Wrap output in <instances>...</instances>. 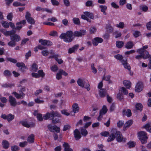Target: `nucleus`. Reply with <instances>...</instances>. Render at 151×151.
Returning a JSON list of instances; mask_svg holds the SVG:
<instances>
[{
	"label": "nucleus",
	"mask_w": 151,
	"mask_h": 151,
	"mask_svg": "<svg viewBox=\"0 0 151 151\" xmlns=\"http://www.w3.org/2000/svg\"><path fill=\"white\" fill-rule=\"evenodd\" d=\"M73 33L71 31H68L66 33H62L60 36L61 39H63L64 41L69 42H72L73 39Z\"/></svg>",
	"instance_id": "nucleus-1"
},
{
	"label": "nucleus",
	"mask_w": 151,
	"mask_h": 151,
	"mask_svg": "<svg viewBox=\"0 0 151 151\" xmlns=\"http://www.w3.org/2000/svg\"><path fill=\"white\" fill-rule=\"evenodd\" d=\"M55 116L60 117L61 115L57 111H52L50 113H47L43 116V118L45 120H47L50 118L53 119Z\"/></svg>",
	"instance_id": "nucleus-2"
},
{
	"label": "nucleus",
	"mask_w": 151,
	"mask_h": 151,
	"mask_svg": "<svg viewBox=\"0 0 151 151\" xmlns=\"http://www.w3.org/2000/svg\"><path fill=\"white\" fill-rule=\"evenodd\" d=\"M77 83L78 86H80L82 88H85L88 91L90 90V88L89 83H86L83 79L81 78L78 79Z\"/></svg>",
	"instance_id": "nucleus-3"
},
{
	"label": "nucleus",
	"mask_w": 151,
	"mask_h": 151,
	"mask_svg": "<svg viewBox=\"0 0 151 151\" xmlns=\"http://www.w3.org/2000/svg\"><path fill=\"white\" fill-rule=\"evenodd\" d=\"M138 136L142 144L146 143L148 138L145 132L141 131L138 133Z\"/></svg>",
	"instance_id": "nucleus-4"
},
{
	"label": "nucleus",
	"mask_w": 151,
	"mask_h": 151,
	"mask_svg": "<svg viewBox=\"0 0 151 151\" xmlns=\"http://www.w3.org/2000/svg\"><path fill=\"white\" fill-rule=\"evenodd\" d=\"M25 18L28 23L32 24H35V21L33 18L31 17V14L29 12H26Z\"/></svg>",
	"instance_id": "nucleus-5"
},
{
	"label": "nucleus",
	"mask_w": 151,
	"mask_h": 151,
	"mask_svg": "<svg viewBox=\"0 0 151 151\" xmlns=\"http://www.w3.org/2000/svg\"><path fill=\"white\" fill-rule=\"evenodd\" d=\"M115 136L117 142H120L122 141L125 142V139L123 138L121 132L119 131H117L115 129Z\"/></svg>",
	"instance_id": "nucleus-6"
},
{
	"label": "nucleus",
	"mask_w": 151,
	"mask_h": 151,
	"mask_svg": "<svg viewBox=\"0 0 151 151\" xmlns=\"http://www.w3.org/2000/svg\"><path fill=\"white\" fill-rule=\"evenodd\" d=\"M148 46L147 45H145L142 48L138 49L137 50V52L138 53H143L145 55H147L148 57L150 56L149 53L148 51L146 50L145 49L147 48Z\"/></svg>",
	"instance_id": "nucleus-7"
},
{
	"label": "nucleus",
	"mask_w": 151,
	"mask_h": 151,
	"mask_svg": "<svg viewBox=\"0 0 151 151\" xmlns=\"http://www.w3.org/2000/svg\"><path fill=\"white\" fill-rule=\"evenodd\" d=\"M0 31L6 36H10V37L16 33V31L14 30L11 31H6L5 29H1L0 30Z\"/></svg>",
	"instance_id": "nucleus-8"
},
{
	"label": "nucleus",
	"mask_w": 151,
	"mask_h": 151,
	"mask_svg": "<svg viewBox=\"0 0 151 151\" xmlns=\"http://www.w3.org/2000/svg\"><path fill=\"white\" fill-rule=\"evenodd\" d=\"M86 32L85 30H81L79 31H76L73 33L75 37H79L86 35Z\"/></svg>",
	"instance_id": "nucleus-9"
},
{
	"label": "nucleus",
	"mask_w": 151,
	"mask_h": 151,
	"mask_svg": "<svg viewBox=\"0 0 151 151\" xmlns=\"http://www.w3.org/2000/svg\"><path fill=\"white\" fill-rule=\"evenodd\" d=\"M107 109L106 106L104 105L102 109L100 111L99 115L98 118V120L99 121L100 120L102 117L103 115L105 114L107 112Z\"/></svg>",
	"instance_id": "nucleus-10"
},
{
	"label": "nucleus",
	"mask_w": 151,
	"mask_h": 151,
	"mask_svg": "<svg viewBox=\"0 0 151 151\" xmlns=\"http://www.w3.org/2000/svg\"><path fill=\"white\" fill-rule=\"evenodd\" d=\"M9 101L10 105L12 106L15 107L17 104L16 99L12 96H9Z\"/></svg>",
	"instance_id": "nucleus-11"
},
{
	"label": "nucleus",
	"mask_w": 151,
	"mask_h": 151,
	"mask_svg": "<svg viewBox=\"0 0 151 151\" xmlns=\"http://www.w3.org/2000/svg\"><path fill=\"white\" fill-rule=\"evenodd\" d=\"M115 129H113L112 130V133L109 135L107 141L108 142H110L114 140L116 137L115 136Z\"/></svg>",
	"instance_id": "nucleus-12"
},
{
	"label": "nucleus",
	"mask_w": 151,
	"mask_h": 151,
	"mask_svg": "<svg viewBox=\"0 0 151 151\" xmlns=\"http://www.w3.org/2000/svg\"><path fill=\"white\" fill-rule=\"evenodd\" d=\"M92 43L94 45L97 46L99 43H101L103 41V39L101 38L96 37L92 40Z\"/></svg>",
	"instance_id": "nucleus-13"
},
{
	"label": "nucleus",
	"mask_w": 151,
	"mask_h": 151,
	"mask_svg": "<svg viewBox=\"0 0 151 151\" xmlns=\"http://www.w3.org/2000/svg\"><path fill=\"white\" fill-rule=\"evenodd\" d=\"M74 135L75 139L76 140H78L80 139L81 137L79 131L78 129H76L74 131Z\"/></svg>",
	"instance_id": "nucleus-14"
},
{
	"label": "nucleus",
	"mask_w": 151,
	"mask_h": 151,
	"mask_svg": "<svg viewBox=\"0 0 151 151\" xmlns=\"http://www.w3.org/2000/svg\"><path fill=\"white\" fill-rule=\"evenodd\" d=\"M143 88L142 83L139 82L137 84L135 87V90L137 92H140L142 90Z\"/></svg>",
	"instance_id": "nucleus-15"
},
{
	"label": "nucleus",
	"mask_w": 151,
	"mask_h": 151,
	"mask_svg": "<svg viewBox=\"0 0 151 151\" xmlns=\"http://www.w3.org/2000/svg\"><path fill=\"white\" fill-rule=\"evenodd\" d=\"M64 151H73V150L70 148L69 145L67 143L65 142L63 145Z\"/></svg>",
	"instance_id": "nucleus-16"
},
{
	"label": "nucleus",
	"mask_w": 151,
	"mask_h": 151,
	"mask_svg": "<svg viewBox=\"0 0 151 151\" xmlns=\"http://www.w3.org/2000/svg\"><path fill=\"white\" fill-rule=\"evenodd\" d=\"M121 62L122 64L124 65V67L127 69L128 70H130V66L128 65V64L127 62V59L125 58L121 60Z\"/></svg>",
	"instance_id": "nucleus-17"
},
{
	"label": "nucleus",
	"mask_w": 151,
	"mask_h": 151,
	"mask_svg": "<svg viewBox=\"0 0 151 151\" xmlns=\"http://www.w3.org/2000/svg\"><path fill=\"white\" fill-rule=\"evenodd\" d=\"M2 145L3 148L6 149L9 147L10 143L7 140H4L2 141Z\"/></svg>",
	"instance_id": "nucleus-18"
},
{
	"label": "nucleus",
	"mask_w": 151,
	"mask_h": 151,
	"mask_svg": "<svg viewBox=\"0 0 151 151\" xmlns=\"http://www.w3.org/2000/svg\"><path fill=\"white\" fill-rule=\"evenodd\" d=\"M140 55H137L135 57V58L137 59L140 60L142 58H143L144 59H146L148 58L149 57L147 55H145L143 53H139Z\"/></svg>",
	"instance_id": "nucleus-19"
},
{
	"label": "nucleus",
	"mask_w": 151,
	"mask_h": 151,
	"mask_svg": "<svg viewBox=\"0 0 151 151\" xmlns=\"http://www.w3.org/2000/svg\"><path fill=\"white\" fill-rule=\"evenodd\" d=\"M99 95L100 97L103 98L107 95L106 90L104 89H101L99 91Z\"/></svg>",
	"instance_id": "nucleus-20"
},
{
	"label": "nucleus",
	"mask_w": 151,
	"mask_h": 151,
	"mask_svg": "<svg viewBox=\"0 0 151 151\" xmlns=\"http://www.w3.org/2000/svg\"><path fill=\"white\" fill-rule=\"evenodd\" d=\"M73 111L74 113L79 111V107L78 104L75 103L73 104L72 106Z\"/></svg>",
	"instance_id": "nucleus-21"
},
{
	"label": "nucleus",
	"mask_w": 151,
	"mask_h": 151,
	"mask_svg": "<svg viewBox=\"0 0 151 151\" xmlns=\"http://www.w3.org/2000/svg\"><path fill=\"white\" fill-rule=\"evenodd\" d=\"M34 134H31L29 135L27 138V142L29 143H32L34 142Z\"/></svg>",
	"instance_id": "nucleus-22"
},
{
	"label": "nucleus",
	"mask_w": 151,
	"mask_h": 151,
	"mask_svg": "<svg viewBox=\"0 0 151 151\" xmlns=\"http://www.w3.org/2000/svg\"><path fill=\"white\" fill-rule=\"evenodd\" d=\"M122 112L124 115H126L128 117H130L132 115V113L129 109H127L126 111L125 109H124Z\"/></svg>",
	"instance_id": "nucleus-23"
},
{
	"label": "nucleus",
	"mask_w": 151,
	"mask_h": 151,
	"mask_svg": "<svg viewBox=\"0 0 151 151\" xmlns=\"http://www.w3.org/2000/svg\"><path fill=\"white\" fill-rule=\"evenodd\" d=\"M78 47V45H76L73 46L72 47L70 48L69 49L68 53H71L77 50Z\"/></svg>",
	"instance_id": "nucleus-24"
},
{
	"label": "nucleus",
	"mask_w": 151,
	"mask_h": 151,
	"mask_svg": "<svg viewBox=\"0 0 151 151\" xmlns=\"http://www.w3.org/2000/svg\"><path fill=\"white\" fill-rule=\"evenodd\" d=\"M134 45L133 42L130 41L127 42L125 45V47L127 49H131L132 48Z\"/></svg>",
	"instance_id": "nucleus-25"
},
{
	"label": "nucleus",
	"mask_w": 151,
	"mask_h": 151,
	"mask_svg": "<svg viewBox=\"0 0 151 151\" xmlns=\"http://www.w3.org/2000/svg\"><path fill=\"white\" fill-rule=\"evenodd\" d=\"M13 38L12 40L16 42H18L20 40V37L17 34H14L11 36Z\"/></svg>",
	"instance_id": "nucleus-26"
},
{
	"label": "nucleus",
	"mask_w": 151,
	"mask_h": 151,
	"mask_svg": "<svg viewBox=\"0 0 151 151\" xmlns=\"http://www.w3.org/2000/svg\"><path fill=\"white\" fill-rule=\"evenodd\" d=\"M133 123V121L132 120H129L127 121L124 124L123 128L125 129L129 127Z\"/></svg>",
	"instance_id": "nucleus-27"
},
{
	"label": "nucleus",
	"mask_w": 151,
	"mask_h": 151,
	"mask_svg": "<svg viewBox=\"0 0 151 151\" xmlns=\"http://www.w3.org/2000/svg\"><path fill=\"white\" fill-rule=\"evenodd\" d=\"M99 8L101 9V11L102 12L104 15L106 14V11L107 9V7L105 5H100L99 6Z\"/></svg>",
	"instance_id": "nucleus-28"
},
{
	"label": "nucleus",
	"mask_w": 151,
	"mask_h": 151,
	"mask_svg": "<svg viewBox=\"0 0 151 151\" xmlns=\"http://www.w3.org/2000/svg\"><path fill=\"white\" fill-rule=\"evenodd\" d=\"M123 84L124 85L127 89L129 88L131 86V83L129 81L125 80L123 81Z\"/></svg>",
	"instance_id": "nucleus-29"
},
{
	"label": "nucleus",
	"mask_w": 151,
	"mask_h": 151,
	"mask_svg": "<svg viewBox=\"0 0 151 151\" xmlns=\"http://www.w3.org/2000/svg\"><path fill=\"white\" fill-rule=\"evenodd\" d=\"M56 60V61L59 64H60L63 63V60L60 59H59L58 57H60V55H54L53 56Z\"/></svg>",
	"instance_id": "nucleus-30"
},
{
	"label": "nucleus",
	"mask_w": 151,
	"mask_h": 151,
	"mask_svg": "<svg viewBox=\"0 0 151 151\" xmlns=\"http://www.w3.org/2000/svg\"><path fill=\"white\" fill-rule=\"evenodd\" d=\"M84 15L86 16L87 17L90 18L91 19H93L94 18V15L93 13H91L88 12H83Z\"/></svg>",
	"instance_id": "nucleus-31"
},
{
	"label": "nucleus",
	"mask_w": 151,
	"mask_h": 151,
	"mask_svg": "<svg viewBox=\"0 0 151 151\" xmlns=\"http://www.w3.org/2000/svg\"><path fill=\"white\" fill-rule=\"evenodd\" d=\"M124 42L122 41H117L116 42V45L118 48H121L123 46Z\"/></svg>",
	"instance_id": "nucleus-32"
},
{
	"label": "nucleus",
	"mask_w": 151,
	"mask_h": 151,
	"mask_svg": "<svg viewBox=\"0 0 151 151\" xmlns=\"http://www.w3.org/2000/svg\"><path fill=\"white\" fill-rule=\"evenodd\" d=\"M3 74L4 76L6 77H9L12 75V73L11 72L8 70H5L3 72Z\"/></svg>",
	"instance_id": "nucleus-33"
},
{
	"label": "nucleus",
	"mask_w": 151,
	"mask_h": 151,
	"mask_svg": "<svg viewBox=\"0 0 151 151\" xmlns=\"http://www.w3.org/2000/svg\"><path fill=\"white\" fill-rule=\"evenodd\" d=\"M38 69V66L35 63H33L31 68V71L36 72Z\"/></svg>",
	"instance_id": "nucleus-34"
},
{
	"label": "nucleus",
	"mask_w": 151,
	"mask_h": 151,
	"mask_svg": "<svg viewBox=\"0 0 151 151\" xmlns=\"http://www.w3.org/2000/svg\"><path fill=\"white\" fill-rule=\"evenodd\" d=\"M12 38H13L12 37H11L10 39L11 40V41L8 43V45L9 46L13 47H14L16 45V43L15 42V41H14L12 40Z\"/></svg>",
	"instance_id": "nucleus-35"
},
{
	"label": "nucleus",
	"mask_w": 151,
	"mask_h": 151,
	"mask_svg": "<svg viewBox=\"0 0 151 151\" xmlns=\"http://www.w3.org/2000/svg\"><path fill=\"white\" fill-rule=\"evenodd\" d=\"M81 133L83 136H86L87 135L88 132L86 129L81 128Z\"/></svg>",
	"instance_id": "nucleus-36"
},
{
	"label": "nucleus",
	"mask_w": 151,
	"mask_h": 151,
	"mask_svg": "<svg viewBox=\"0 0 151 151\" xmlns=\"http://www.w3.org/2000/svg\"><path fill=\"white\" fill-rule=\"evenodd\" d=\"M16 66L18 67L21 68L20 70L22 71V69L23 68H24L25 67V64L23 63H17L16 64Z\"/></svg>",
	"instance_id": "nucleus-37"
},
{
	"label": "nucleus",
	"mask_w": 151,
	"mask_h": 151,
	"mask_svg": "<svg viewBox=\"0 0 151 151\" xmlns=\"http://www.w3.org/2000/svg\"><path fill=\"white\" fill-rule=\"evenodd\" d=\"M148 132H151V126L149 124H147L143 127Z\"/></svg>",
	"instance_id": "nucleus-38"
},
{
	"label": "nucleus",
	"mask_w": 151,
	"mask_h": 151,
	"mask_svg": "<svg viewBox=\"0 0 151 151\" xmlns=\"http://www.w3.org/2000/svg\"><path fill=\"white\" fill-rule=\"evenodd\" d=\"M1 24L3 27L5 28H8L9 27V24L7 22L3 21L1 22Z\"/></svg>",
	"instance_id": "nucleus-39"
},
{
	"label": "nucleus",
	"mask_w": 151,
	"mask_h": 151,
	"mask_svg": "<svg viewBox=\"0 0 151 151\" xmlns=\"http://www.w3.org/2000/svg\"><path fill=\"white\" fill-rule=\"evenodd\" d=\"M21 123L23 126L27 128L30 127L31 126V125L28 124L27 122L21 121Z\"/></svg>",
	"instance_id": "nucleus-40"
},
{
	"label": "nucleus",
	"mask_w": 151,
	"mask_h": 151,
	"mask_svg": "<svg viewBox=\"0 0 151 151\" xmlns=\"http://www.w3.org/2000/svg\"><path fill=\"white\" fill-rule=\"evenodd\" d=\"M12 94L14 95L15 97L17 99H20L22 97L23 98V96L22 95V94H18L15 91L13 92Z\"/></svg>",
	"instance_id": "nucleus-41"
},
{
	"label": "nucleus",
	"mask_w": 151,
	"mask_h": 151,
	"mask_svg": "<svg viewBox=\"0 0 151 151\" xmlns=\"http://www.w3.org/2000/svg\"><path fill=\"white\" fill-rule=\"evenodd\" d=\"M117 98L120 101H122L123 99V96L121 93L119 92L117 95Z\"/></svg>",
	"instance_id": "nucleus-42"
},
{
	"label": "nucleus",
	"mask_w": 151,
	"mask_h": 151,
	"mask_svg": "<svg viewBox=\"0 0 151 151\" xmlns=\"http://www.w3.org/2000/svg\"><path fill=\"white\" fill-rule=\"evenodd\" d=\"M13 5L14 6H22L25 5L24 4H22L20 2L17 1H15L13 2Z\"/></svg>",
	"instance_id": "nucleus-43"
},
{
	"label": "nucleus",
	"mask_w": 151,
	"mask_h": 151,
	"mask_svg": "<svg viewBox=\"0 0 151 151\" xmlns=\"http://www.w3.org/2000/svg\"><path fill=\"white\" fill-rule=\"evenodd\" d=\"M12 151H18L19 150V147L17 145H13L11 147Z\"/></svg>",
	"instance_id": "nucleus-44"
},
{
	"label": "nucleus",
	"mask_w": 151,
	"mask_h": 151,
	"mask_svg": "<svg viewBox=\"0 0 151 151\" xmlns=\"http://www.w3.org/2000/svg\"><path fill=\"white\" fill-rule=\"evenodd\" d=\"M6 59L8 61H10L14 63H17V60L12 58H6Z\"/></svg>",
	"instance_id": "nucleus-45"
},
{
	"label": "nucleus",
	"mask_w": 151,
	"mask_h": 151,
	"mask_svg": "<svg viewBox=\"0 0 151 151\" xmlns=\"http://www.w3.org/2000/svg\"><path fill=\"white\" fill-rule=\"evenodd\" d=\"M135 107L137 110L141 111L142 108V106L140 103H138L136 104Z\"/></svg>",
	"instance_id": "nucleus-46"
},
{
	"label": "nucleus",
	"mask_w": 151,
	"mask_h": 151,
	"mask_svg": "<svg viewBox=\"0 0 151 151\" xmlns=\"http://www.w3.org/2000/svg\"><path fill=\"white\" fill-rule=\"evenodd\" d=\"M73 23L76 24H80V22L78 18H74L73 19Z\"/></svg>",
	"instance_id": "nucleus-47"
},
{
	"label": "nucleus",
	"mask_w": 151,
	"mask_h": 151,
	"mask_svg": "<svg viewBox=\"0 0 151 151\" xmlns=\"http://www.w3.org/2000/svg\"><path fill=\"white\" fill-rule=\"evenodd\" d=\"M14 118V116L12 115L11 114H9L7 116V120L9 122L13 119Z\"/></svg>",
	"instance_id": "nucleus-48"
},
{
	"label": "nucleus",
	"mask_w": 151,
	"mask_h": 151,
	"mask_svg": "<svg viewBox=\"0 0 151 151\" xmlns=\"http://www.w3.org/2000/svg\"><path fill=\"white\" fill-rule=\"evenodd\" d=\"M17 26L15 27V30H20L22 27V25L20 23L17 22L16 24Z\"/></svg>",
	"instance_id": "nucleus-49"
},
{
	"label": "nucleus",
	"mask_w": 151,
	"mask_h": 151,
	"mask_svg": "<svg viewBox=\"0 0 151 151\" xmlns=\"http://www.w3.org/2000/svg\"><path fill=\"white\" fill-rule=\"evenodd\" d=\"M116 26L117 27L123 29L124 27V24L123 22H120L119 23V24H116Z\"/></svg>",
	"instance_id": "nucleus-50"
},
{
	"label": "nucleus",
	"mask_w": 151,
	"mask_h": 151,
	"mask_svg": "<svg viewBox=\"0 0 151 151\" xmlns=\"http://www.w3.org/2000/svg\"><path fill=\"white\" fill-rule=\"evenodd\" d=\"M37 119L40 121H42L44 119L43 117H42V115L41 114H37Z\"/></svg>",
	"instance_id": "nucleus-51"
},
{
	"label": "nucleus",
	"mask_w": 151,
	"mask_h": 151,
	"mask_svg": "<svg viewBox=\"0 0 151 151\" xmlns=\"http://www.w3.org/2000/svg\"><path fill=\"white\" fill-rule=\"evenodd\" d=\"M128 145H129V148H132L135 146V143L134 142L132 141H130L128 143Z\"/></svg>",
	"instance_id": "nucleus-52"
},
{
	"label": "nucleus",
	"mask_w": 151,
	"mask_h": 151,
	"mask_svg": "<svg viewBox=\"0 0 151 151\" xmlns=\"http://www.w3.org/2000/svg\"><path fill=\"white\" fill-rule=\"evenodd\" d=\"M2 87L6 88L9 87H11L12 86H14V85H11L9 83H6L1 85Z\"/></svg>",
	"instance_id": "nucleus-53"
},
{
	"label": "nucleus",
	"mask_w": 151,
	"mask_h": 151,
	"mask_svg": "<svg viewBox=\"0 0 151 151\" xmlns=\"http://www.w3.org/2000/svg\"><path fill=\"white\" fill-rule=\"evenodd\" d=\"M114 57L116 59L120 60H121L123 58L122 55L119 54L115 55L114 56Z\"/></svg>",
	"instance_id": "nucleus-54"
},
{
	"label": "nucleus",
	"mask_w": 151,
	"mask_h": 151,
	"mask_svg": "<svg viewBox=\"0 0 151 151\" xmlns=\"http://www.w3.org/2000/svg\"><path fill=\"white\" fill-rule=\"evenodd\" d=\"M86 5L87 6H92L93 2L92 1H88L86 3Z\"/></svg>",
	"instance_id": "nucleus-55"
},
{
	"label": "nucleus",
	"mask_w": 151,
	"mask_h": 151,
	"mask_svg": "<svg viewBox=\"0 0 151 151\" xmlns=\"http://www.w3.org/2000/svg\"><path fill=\"white\" fill-rule=\"evenodd\" d=\"M81 18L82 19L86 20V21L89 22H91V19H89L86 15H82L81 16Z\"/></svg>",
	"instance_id": "nucleus-56"
},
{
	"label": "nucleus",
	"mask_w": 151,
	"mask_h": 151,
	"mask_svg": "<svg viewBox=\"0 0 151 151\" xmlns=\"http://www.w3.org/2000/svg\"><path fill=\"white\" fill-rule=\"evenodd\" d=\"M133 35L135 37H137L140 35V33L139 31H135L133 32Z\"/></svg>",
	"instance_id": "nucleus-57"
},
{
	"label": "nucleus",
	"mask_w": 151,
	"mask_h": 151,
	"mask_svg": "<svg viewBox=\"0 0 151 151\" xmlns=\"http://www.w3.org/2000/svg\"><path fill=\"white\" fill-rule=\"evenodd\" d=\"M27 144V141H24L23 142H20L19 144V146L21 147H24Z\"/></svg>",
	"instance_id": "nucleus-58"
},
{
	"label": "nucleus",
	"mask_w": 151,
	"mask_h": 151,
	"mask_svg": "<svg viewBox=\"0 0 151 151\" xmlns=\"http://www.w3.org/2000/svg\"><path fill=\"white\" fill-rule=\"evenodd\" d=\"M51 70L53 72H56L58 70V68L55 65L52 66L51 68Z\"/></svg>",
	"instance_id": "nucleus-59"
},
{
	"label": "nucleus",
	"mask_w": 151,
	"mask_h": 151,
	"mask_svg": "<svg viewBox=\"0 0 151 151\" xmlns=\"http://www.w3.org/2000/svg\"><path fill=\"white\" fill-rule=\"evenodd\" d=\"M42 54L44 56H47L49 54V52L47 50H43L42 51Z\"/></svg>",
	"instance_id": "nucleus-60"
},
{
	"label": "nucleus",
	"mask_w": 151,
	"mask_h": 151,
	"mask_svg": "<svg viewBox=\"0 0 151 151\" xmlns=\"http://www.w3.org/2000/svg\"><path fill=\"white\" fill-rule=\"evenodd\" d=\"M39 42L43 45H46V40H43L42 39L39 40Z\"/></svg>",
	"instance_id": "nucleus-61"
},
{
	"label": "nucleus",
	"mask_w": 151,
	"mask_h": 151,
	"mask_svg": "<svg viewBox=\"0 0 151 151\" xmlns=\"http://www.w3.org/2000/svg\"><path fill=\"white\" fill-rule=\"evenodd\" d=\"M53 130H55V131L58 133H59L60 131V128L55 125L53 126Z\"/></svg>",
	"instance_id": "nucleus-62"
},
{
	"label": "nucleus",
	"mask_w": 151,
	"mask_h": 151,
	"mask_svg": "<svg viewBox=\"0 0 151 151\" xmlns=\"http://www.w3.org/2000/svg\"><path fill=\"white\" fill-rule=\"evenodd\" d=\"M109 132H108L105 131L101 133V135L104 137H107L109 134Z\"/></svg>",
	"instance_id": "nucleus-63"
},
{
	"label": "nucleus",
	"mask_w": 151,
	"mask_h": 151,
	"mask_svg": "<svg viewBox=\"0 0 151 151\" xmlns=\"http://www.w3.org/2000/svg\"><path fill=\"white\" fill-rule=\"evenodd\" d=\"M38 74L40 76L43 77L45 76V74L43 72V70H41L38 71Z\"/></svg>",
	"instance_id": "nucleus-64"
}]
</instances>
